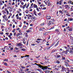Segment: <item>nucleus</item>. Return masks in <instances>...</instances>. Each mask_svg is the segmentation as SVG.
I'll return each mask as SVG.
<instances>
[{"mask_svg": "<svg viewBox=\"0 0 73 73\" xmlns=\"http://www.w3.org/2000/svg\"><path fill=\"white\" fill-rule=\"evenodd\" d=\"M33 8H37L38 7H37V5H36V4H34L33 5Z\"/></svg>", "mask_w": 73, "mask_h": 73, "instance_id": "nucleus-12", "label": "nucleus"}, {"mask_svg": "<svg viewBox=\"0 0 73 73\" xmlns=\"http://www.w3.org/2000/svg\"><path fill=\"white\" fill-rule=\"evenodd\" d=\"M49 21L50 23V24H51V25L52 23V21Z\"/></svg>", "mask_w": 73, "mask_h": 73, "instance_id": "nucleus-59", "label": "nucleus"}, {"mask_svg": "<svg viewBox=\"0 0 73 73\" xmlns=\"http://www.w3.org/2000/svg\"><path fill=\"white\" fill-rule=\"evenodd\" d=\"M50 32H51L50 31L47 32H46L45 31L43 35L44 36H45L46 35H48V33H50Z\"/></svg>", "mask_w": 73, "mask_h": 73, "instance_id": "nucleus-6", "label": "nucleus"}, {"mask_svg": "<svg viewBox=\"0 0 73 73\" xmlns=\"http://www.w3.org/2000/svg\"><path fill=\"white\" fill-rule=\"evenodd\" d=\"M3 28H4V27L3 26H2L1 27V29H3Z\"/></svg>", "mask_w": 73, "mask_h": 73, "instance_id": "nucleus-62", "label": "nucleus"}, {"mask_svg": "<svg viewBox=\"0 0 73 73\" xmlns=\"http://www.w3.org/2000/svg\"><path fill=\"white\" fill-rule=\"evenodd\" d=\"M54 28V27L53 26L52 27H51L50 29H48V30H51V29H53Z\"/></svg>", "mask_w": 73, "mask_h": 73, "instance_id": "nucleus-35", "label": "nucleus"}, {"mask_svg": "<svg viewBox=\"0 0 73 73\" xmlns=\"http://www.w3.org/2000/svg\"><path fill=\"white\" fill-rule=\"evenodd\" d=\"M4 65H5V66H7V65H8V64H7V63L5 62L4 63Z\"/></svg>", "mask_w": 73, "mask_h": 73, "instance_id": "nucleus-48", "label": "nucleus"}, {"mask_svg": "<svg viewBox=\"0 0 73 73\" xmlns=\"http://www.w3.org/2000/svg\"><path fill=\"white\" fill-rule=\"evenodd\" d=\"M70 40H73V37L72 36H70Z\"/></svg>", "mask_w": 73, "mask_h": 73, "instance_id": "nucleus-61", "label": "nucleus"}, {"mask_svg": "<svg viewBox=\"0 0 73 73\" xmlns=\"http://www.w3.org/2000/svg\"><path fill=\"white\" fill-rule=\"evenodd\" d=\"M34 13L35 15L36 16H37V14L36 13V11L34 12Z\"/></svg>", "mask_w": 73, "mask_h": 73, "instance_id": "nucleus-32", "label": "nucleus"}, {"mask_svg": "<svg viewBox=\"0 0 73 73\" xmlns=\"http://www.w3.org/2000/svg\"><path fill=\"white\" fill-rule=\"evenodd\" d=\"M63 0H60L59 2H57L56 3L57 5H58V4H59V5H62V3Z\"/></svg>", "mask_w": 73, "mask_h": 73, "instance_id": "nucleus-1", "label": "nucleus"}, {"mask_svg": "<svg viewBox=\"0 0 73 73\" xmlns=\"http://www.w3.org/2000/svg\"><path fill=\"white\" fill-rule=\"evenodd\" d=\"M62 48H63L65 49H66V50H68V47H67L66 46H64L62 47Z\"/></svg>", "mask_w": 73, "mask_h": 73, "instance_id": "nucleus-13", "label": "nucleus"}, {"mask_svg": "<svg viewBox=\"0 0 73 73\" xmlns=\"http://www.w3.org/2000/svg\"><path fill=\"white\" fill-rule=\"evenodd\" d=\"M12 32H13V33H15V29H14L13 31H12Z\"/></svg>", "mask_w": 73, "mask_h": 73, "instance_id": "nucleus-47", "label": "nucleus"}, {"mask_svg": "<svg viewBox=\"0 0 73 73\" xmlns=\"http://www.w3.org/2000/svg\"><path fill=\"white\" fill-rule=\"evenodd\" d=\"M63 12L64 13H68V11L67 10H64L63 11Z\"/></svg>", "mask_w": 73, "mask_h": 73, "instance_id": "nucleus-17", "label": "nucleus"}, {"mask_svg": "<svg viewBox=\"0 0 73 73\" xmlns=\"http://www.w3.org/2000/svg\"><path fill=\"white\" fill-rule=\"evenodd\" d=\"M6 12L7 13V15H9V11H8L7 10L6 11Z\"/></svg>", "mask_w": 73, "mask_h": 73, "instance_id": "nucleus-60", "label": "nucleus"}, {"mask_svg": "<svg viewBox=\"0 0 73 73\" xmlns=\"http://www.w3.org/2000/svg\"><path fill=\"white\" fill-rule=\"evenodd\" d=\"M45 29V28L44 27L42 28H40L39 29L40 31H43Z\"/></svg>", "mask_w": 73, "mask_h": 73, "instance_id": "nucleus-16", "label": "nucleus"}, {"mask_svg": "<svg viewBox=\"0 0 73 73\" xmlns=\"http://www.w3.org/2000/svg\"><path fill=\"white\" fill-rule=\"evenodd\" d=\"M42 69H43V70L44 71L45 70H49L50 68L48 67V66H44V68Z\"/></svg>", "mask_w": 73, "mask_h": 73, "instance_id": "nucleus-2", "label": "nucleus"}, {"mask_svg": "<svg viewBox=\"0 0 73 73\" xmlns=\"http://www.w3.org/2000/svg\"><path fill=\"white\" fill-rule=\"evenodd\" d=\"M3 19H5L6 17H7V16H6V15H4V16H3Z\"/></svg>", "mask_w": 73, "mask_h": 73, "instance_id": "nucleus-31", "label": "nucleus"}, {"mask_svg": "<svg viewBox=\"0 0 73 73\" xmlns=\"http://www.w3.org/2000/svg\"><path fill=\"white\" fill-rule=\"evenodd\" d=\"M51 47H52V46H49V47H48V48H47V49H50Z\"/></svg>", "mask_w": 73, "mask_h": 73, "instance_id": "nucleus-45", "label": "nucleus"}, {"mask_svg": "<svg viewBox=\"0 0 73 73\" xmlns=\"http://www.w3.org/2000/svg\"><path fill=\"white\" fill-rule=\"evenodd\" d=\"M64 7L67 9H70V7L69 6V5H65Z\"/></svg>", "mask_w": 73, "mask_h": 73, "instance_id": "nucleus-5", "label": "nucleus"}, {"mask_svg": "<svg viewBox=\"0 0 73 73\" xmlns=\"http://www.w3.org/2000/svg\"><path fill=\"white\" fill-rule=\"evenodd\" d=\"M59 42H60V41H58V42L56 43V44L55 45V46H57L58 45V44H59Z\"/></svg>", "mask_w": 73, "mask_h": 73, "instance_id": "nucleus-14", "label": "nucleus"}, {"mask_svg": "<svg viewBox=\"0 0 73 73\" xmlns=\"http://www.w3.org/2000/svg\"><path fill=\"white\" fill-rule=\"evenodd\" d=\"M36 42H37V43L38 44L39 43H40V42H41V41H36Z\"/></svg>", "mask_w": 73, "mask_h": 73, "instance_id": "nucleus-42", "label": "nucleus"}, {"mask_svg": "<svg viewBox=\"0 0 73 73\" xmlns=\"http://www.w3.org/2000/svg\"><path fill=\"white\" fill-rule=\"evenodd\" d=\"M69 28H70V27H69V26L66 28V29H67L68 30H69Z\"/></svg>", "mask_w": 73, "mask_h": 73, "instance_id": "nucleus-36", "label": "nucleus"}, {"mask_svg": "<svg viewBox=\"0 0 73 73\" xmlns=\"http://www.w3.org/2000/svg\"><path fill=\"white\" fill-rule=\"evenodd\" d=\"M0 34H1V35H3V34H4V33H3V32H1L0 33Z\"/></svg>", "mask_w": 73, "mask_h": 73, "instance_id": "nucleus-56", "label": "nucleus"}, {"mask_svg": "<svg viewBox=\"0 0 73 73\" xmlns=\"http://www.w3.org/2000/svg\"><path fill=\"white\" fill-rule=\"evenodd\" d=\"M59 13H61L62 12V11L61 10L59 11Z\"/></svg>", "mask_w": 73, "mask_h": 73, "instance_id": "nucleus-57", "label": "nucleus"}, {"mask_svg": "<svg viewBox=\"0 0 73 73\" xmlns=\"http://www.w3.org/2000/svg\"><path fill=\"white\" fill-rule=\"evenodd\" d=\"M69 21H70V18H68V20L67 21V23H69Z\"/></svg>", "mask_w": 73, "mask_h": 73, "instance_id": "nucleus-30", "label": "nucleus"}, {"mask_svg": "<svg viewBox=\"0 0 73 73\" xmlns=\"http://www.w3.org/2000/svg\"><path fill=\"white\" fill-rule=\"evenodd\" d=\"M66 15L67 16H70V14H69V13H67L66 14Z\"/></svg>", "mask_w": 73, "mask_h": 73, "instance_id": "nucleus-33", "label": "nucleus"}, {"mask_svg": "<svg viewBox=\"0 0 73 73\" xmlns=\"http://www.w3.org/2000/svg\"><path fill=\"white\" fill-rule=\"evenodd\" d=\"M70 10H71V11H73V8H72V7H71L70 8Z\"/></svg>", "mask_w": 73, "mask_h": 73, "instance_id": "nucleus-64", "label": "nucleus"}, {"mask_svg": "<svg viewBox=\"0 0 73 73\" xmlns=\"http://www.w3.org/2000/svg\"><path fill=\"white\" fill-rule=\"evenodd\" d=\"M20 33H18L16 35V36L17 37H18V36H20Z\"/></svg>", "mask_w": 73, "mask_h": 73, "instance_id": "nucleus-34", "label": "nucleus"}, {"mask_svg": "<svg viewBox=\"0 0 73 73\" xmlns=\"http://www.w3.org/2000/svg\"><path fill=\"white\" fill-rule=\"evenodd\" d=\"M56 57L57 58H59V57H61V56L59 55V54H58L56 56Z\"/></svg>", "mask_w": 73, "mask_h": 73, "instance_id": "nucleus-19", "label": "nucleus"}, {"mask_svg": "<svg viewBox=\"0 0 73 73\" xmlns=\"http://www.w3.org/2000/svg\"><path fill=\"white\" fill-rule=\"evenodd\" d=\"M26 32L27 33H29V32H31V30H30L29 29L28 30H27L26 31Z\"/></svg>", "mask_w": 73, "mask_h": 73, "instance_id": "nucleus-23", "label": "nucleus"}, {"mask_svg": "<svg viewBox=\"0 0 73 73\" xmlns=\"http://www.w3.org/2000/svg\"><path fill=\"white\" fill-rule=\"evenodd\" d=\"M25 37H28V35H26V34H25Z\"/></svg>", "mask_w": 73, "mask_h": 73, "instance_id": "nucleus-58", "label": "nucleus"}, {"mask_svg": "<svg viewBox=\"0 0 73 73\" xmlns=\"http://www.w3.org/2000/svg\"><path fill=\"white\" fill-rule=\"evenodd\" d=\"M46 18L47 20H50L51 19V17L50 16H47Z\"/></svg>", "mask_w": 73, "mask_h": 73, "instance_id": "nucleus-10", "label": "nucleus"}, {"mask_svg": "<svg viewBox=\"0 0 73 73\" xmlns=\"http://www.w3.org/2000/svg\"><path fill=\"white\" fill-rule=\"evenodd\" d=\"M68 4H72V5H73V2H72V1H69L68 2Z\"/></svg>", "mask_w": 73, "mask_h": 73, "instance_id": "nucleus-11", "label": "nucleus"}, {"mask_svg": "<svg viewBox=\"0 0 73 73\" xmlns=\"http://www.w3.org/2000/svg\"><path fill=\"white\" fill-rule=\"evenodd\" d=\"M55 32H60L59 31V29H56L55 30Z\"/></svg>", "mask_w": 73, "mask_h": 73, "instance_id": "nucleus-27", "label": "nucleus"}, {"mask_svg": "<svg viewBox=\"0 0 73 73\" xmlns=\"http://www.w3.org/2000/svg\"><path fill=\"white\" fill-rule=\"evenodd\" d=\"M45 73H49L50 72L49 70H45L44 71Z\"/></svg>", "mask_w": 73, "mask_h": 73, "instance_id": "nucleus-21", "label": "nucleus"}, {"mask_svg": "<svg viewBox=\"0 0 73 73\" xmlns=\"http://www.w3.org/2000/svg\"><path fill=\"white\" fill-rule=\"evenodd\" d=\"M27 6V3H25V5H23V9H25V6Z\"/></svg>", "mask_w": 73, "mask_h": 73, "instance_id": "nucleus-20", "label": "nucleus"}, {"mask_svg": "<svg viewBox=\"0 0 73 73\" xmlns=\"http://www.w3.org/2000/svg\"><path fill=\"white\" fill-rule=\"evenodd\" d=\"M51 20H52V21L53 23H54V21H55V20H54V19H51Z\"/></svg>", "mask_w": 73, "mask_h": 73, "instance_id": "nucleus-39", "label": "nucleus"}, {"mask_svg": "<svg viewBox=\"0 0 73 73\" xmlns=\"http://www.w3.org/2000/svg\"><path fill=\"white\" fill-rule=\"evenodd\" d=\"M67 45V47L68 48V50H70L71 48H71V47H73V46H70L69 45Z\"/></svg>", "mask_w": 73, "mask_h": 73, "instance_id": "nucleus-8", "label": "nucleus"}, {"mask_svg": "<svg viewBox=\"0 0 73 73\" xmlns=\"http://www.w3.org/2000/svg\"><path fill=\"white\" fill-rule=\"evenodd\" d=\"M56 63H57V64H60V61L58 60H57L56 61Z\"/></svg>", "mask_w": 73, "mask_h": 73, "instance_id": "nucleus-43", "label": "nucleus"}, {"mask_svg": "<svg viewBox=\"0 0 73 73\" xmlns=\"http://www.w3.org/2000/svg\"><path fill=\"white\" fill-rule=\"evenodd\" d=\"M21 43H19V44L17 43V45L18 46H21Z\"/></svg>", "mask_w": 73, "mask_h": 73, "instance_id": "nucleus-22", "label": "nucleus"}, {"mask_svg": "<svg viewBox=\"0 0 73 73\" xmlns=\"http://www.w3.org/2000/svg\"><path fill=\"white\" fill-rule=\"evenodd\" d=\"M68 31H69L70 32V31H72V27H71L70 28H70L68 29Z\"/></svg>", "mask_w": 73, "mask_h": 73, "instance_id": "nucleus-25", "label": "nucleus"}, {"mask_svg": "<svg viewBox=\"0 0 73 73\" xmlns=\"http://www.w3.org/2000/svg\"><path fill=\"white\" fill-rule=\"evenodd\" d=\"M38 15H39V16H40V15H41V12H40L38 14Z\"/></svg>", "mask_w": 73, "mask_h": 73, "instance_id": "nucleus-52", "label": "nucleus"}, {"mask_svg": "<svg viewBox=\"0 0 73 73\" xmlns=\"http://www.w3.org/2000/svg\"><path fill=\"white\" fill-rule=\"evenodd\" d=\"M2 12L4 13H6V12L4 10H3L2 11Z\"/></svg>", "mask_w": 73, "mask_h": 73, "instance_id": "nucleus-54", "label": "nucleus"}, {"mask_svg": "<svg viewBox=\"0 0 73 73\" xmlns=\"http://www.w3.org/2000/svg\"><path fill=\"white\" fill-rule=\"evenodd\" d=\"M73 19L72 18H70V21H72Z\"/></svg>", "mask_w": 73, "mask_h": 73, "instance_id": "nucleus-55", "label": "nucleus"}, {"mask_svg": "<svg viewBox=\"0 0 73 73\" xmlns=\"http://www.w3.org/2000/svg\"><path fill=\"white\" fill-rule=\"evenodd\" d=\"M68 50H66V51H64L62 52V53H64V54H68Z\"/></svg>", "mask_w": 73, "mask_h": 73, "instance_id": "nucleus-9", "label": "nucleus"}, {"mask_svg": "<svg viewBox=\"0 0 73 73\" xmlns=\"http://www.w3.org/2000/svg\"><path fill=\"white\" fill-rule=\"evenodd\" d=\"M21 50L23 51H26V49H25V48H22Z\"/></svg>", "mask_w": 73, "mask_h": 73, "instance_id": "nucleus-37", "label": "nucleus"}, {"mask_svg": "<svg viewBox=\"0 0 73 73\" xmlns=\"http://www.w3.org/2000/svg\"><path fill=\"white\" fill-rule=\"evenodd\" d=\"M40 7H45V5H44V4L43 3H42V5H40Z\"/></svg>", "mask_w": 73, "mask_h": 73, "instance_id": "nucleus-24", "label": "nucleus"}, {"mask_svg": "<svg viewBox=\"0 0 73 73\" xmlns=\"http://www.w3.org/2000/svg\"><path fill=\"white\" fill-rule=\"evenodd\" d=\"M8 61V59H5V60H3V61Z\"/></svg>", "mask_w": 73, "mask_h": 73, "instance_id": "nucleus-46", "label": "nucleus"}, {"mask_svg": "<svg viewBox=\"0 0 73 73\" xmlns=\"http://www.w3.org/2000/svg\"><path fill=\"white\" fill-rule=\"evenodd\" d=\"M40 57V55H39L38 56H36V58H38L39 57Z\"/></svg>", "mask_w": 73, "mask_h": 73, "instance_id": "nucleus-51", "label": "nucleus"}, {"mask_svg": "<svg viewBox=\"0 0 73 73\" xmlns=\"http://www.w3.org/2000/svg\"><path fill=\"white\" fill-rule=\"evenodd\" d=\"M37 41H41V40H42V39H41V38H38L37 39Z\"/></svg>", "mask_w": 73, "mask_h": 73, "instance_id": "nucleus-40", "label": "nucleus"}, {"mask_svg": "<svg viewBox=\"0 0 73 73\" xmlns=\"http://www.w3.org/2000/svg\"><path fill=\"white\" fill-rule=\"evenodd\" d=\"M38 0H37V2H38V4H39V5H40L41 4V2H38Z\"/></svg>", "mask_w": 73, "mask_h": 73, "instance_id": "nucleus-41", "label": "nucleus"}, {"mask_svg": "<svg viewBox=\"0 0 73 73\" xmlns=\"http://www.w3.org/2000/svg\"><path fill=\"white\" fill-rule=\"evenodd\" d=\"M62 60H65V57H63L62 56Z\"/></svg>", "mask_w": 73, "mask_h": 73, "instance_id": "nucleus-38", "label": "nucleus"}, {"mask_svg": "<svg viewBox=\"0 0 73 73\" xmlns=\"http://www.w3.org/2000/svg\"><path fill=\"white\" fill-rule=\"evenodd\" d=\"M58 68L59 69V68H60L61 67V66L59 65V66H57Z\"/></svg>", "mask_w": 73, "mask_h": 73, "instance_id": "nucleus-29", "label": "nucleus"}, {"mask_svg": "<svg viewBox=\"0 0 73 73\" xmlns=\"http://www.w3.org/2000/svg\"><path fill=\"white\" fill-rule=\"evenodd\" d=\"M57 50H58L57 49H54L52 50V53H54V52L57 51Z\"/></svg>", "mask_w": 73, "mask_h": 73, "instance_id": "nucleus-18", "label": "nucleus"}, {"mask_svg": "<svg viewBox=\"0 0 73 73\" xmlns=\"http://www.w3.org/2000/svg\"><path fill=\"white\" fill-rule=\"evenodd\" d=\"M63 53L62 52H59V54L61 55V56H63L64 55V54H63Z\"/></svg>", "mask_w": 73, "mask_h": 73, "instance_id": "nucleus-28", "label": "nucleus"}, {"mask_svg": "<svg viewBox=\"0 0 73 73\" xmlns=\"http://www.w3.org/2000/svg\"><path fill=\"white\" fill-rule=\"evenodd\" d=\"M44 24H45V23H42L40 25H41V26L44 25Z\"/></svg>", "mask_w": 73, "mask_h": 73, "instance_id": "nucleus-44", "label": "nucleus"}, {"mask_svg": "<svg viewBox=\"0 0 73 73\" xmlns=\"http://www.w3.org/2000/svg\"><path fill=\"white\" fill-rule=\"evenodd\" d=\"M48 6H50L51 5V4H50V2L48 3Z\"/></svg>", "mask_w": 73, "mask_h": 73, "instance_id": "nucleus-49", "label": "nucleus"}, {"mask_svg": "<svg viewBox=\"0 0 73 73\" xmlns=\"http://www.w3.org/2000/svg\"><path fill=\"white\" fill-rule=\"evenodd\" d=\"M26 45H28V40L27 41V43H26Z\"/></svg>", "mask_w": 73, "mask_h": 73, "instance_id": "nucleus-63", "label": "nucleus"}, {"mask_svg": "<svg viewBox=\"0 0 73 73\" xmlns=\"http://www.w3.org/2000/svg\"><path fill=\"white\" fill-rule=\"evenodd\" d=\"M62 71H66V68H65L64 66H61Z\"/></svg>", "mask_w": 73, "mask_h": 73, "instance_id": "nucleus-3", "label": "nucleus"}, {"mask_svg": "<svg viewBox=\"0 0 73 73\" xmlns=\"http://www.w3.org/2000/svg\"><path fill=\"white\" fill-rule=\"evenodd\" d=\"M37 66H38V67H39V68H41V69H42V70H43V68H44V66H42L40 64H38Z\"/></svg>", "mask_w": 73, "mask_h": 73, "instance_id": "nucleus-4", "label": "nucleus"}, {"mask_svg": "<svg viewBox=\"0 0 73 73\" xmlns=\"http://www.w3.org/2000/svg\"><path fill=\"white\" fill-rule=\"evenodd\" d=\"M23 29H26L27 28V26L25 25H24V26L23 27Z\"/></svg>", "mask_w": 73, "mask_h": 73, "instance_id": "nucleus-26", "label": "nucleus"}, {"mask_svg": "<svg viewBox=\"0 0 73 73\" xmlns=\"http://www.w3.org/2000/svg\"><path fill=\"white\" fill-rule=\"evenodd\" d=\"M20 35H23V33L22 31H21V32H20Z\"/></svg>", "mask_w": 73, "mask_h": 73, "instance_id": "nucleus-53", "label": "nucleus"}, {"mask_svg": "<svg viewBox=\"0 0 73 73\" xmlns=\"http://www.w3.org/2000/svg\"><path fill=\"white\" fill-rule=\"evenodd\" d=\"M63 4H67V3H66V2L65 1H64L63 2Z\"/></svg>", "mask_w": 73, "mask_h": 73, "instance_id": "nucleus-50", "label": "nucleus"}, {"mask_svg": "<svg viewBox=\"0 0 73 73\" xmlns=\"http://www.w3.org/2000/svg\"><path fill=\"white\" fill-rule=\"evenodd\" d=\"M68 52H69L71 54H73V51L72 50V48H71L70 50H68Z\"/></svg>", "mask_w": 73, "mask_h": 73, "instance_id": "nucleus-7", "label": "nucleus"}, {"mask_svg": "<svg viewBox=\"0 0 73 73\" xmlns=\"http://www.w3.org/2000/svg\"><path fill=\"white\" fill-rule=\"evenodd\" d=\"M65 65H66V67L69 66V64H68V63L67 62H65Z\"/></svg>", "mask_w": 73, "mask_h": 73, "instance_id": "nucleus-15", "label": "nucleus"}]
</instances>
